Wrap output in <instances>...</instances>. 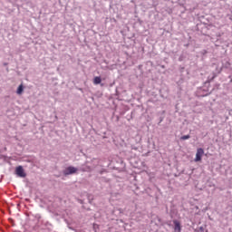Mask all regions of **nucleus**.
I'll return each instance as SVG.
<instances>
[{"mask_svg":"<svg viewBox=\"0 0 232 232\" xmlns=\"http://www.w3.org/2000/svg\"><path fill=\"white\" fill-rule=\"evenodd\" d=\"M202 157H204V149L199 148L197 150L196 158L194 161L200 162V160H202Z\"/></svg>","mask_w":232,"mask_h":232,"instance_id":"nucleus-1","label":"nucleus"},{"mask_svg":"<svg viewBox=\"0 0 232 232\" xmlns=\"http://www.w3.org/2000/svg\"><path fill=\"white\" fill-rule=\"evenodd\" d=\"M77 168L70 166L67 169H65V170L63 171V175H73L74 173H77Z\"/></svg>","mask_w":232,"mask_h":232,"instance_id":"nucleus-2","label":"nucleus"},{"mask_svg":"<svg viewBox=\"0 0 232 232\" xmlns=\"http://www.w3.org/2000/svg\"><path fill=\"white\" fill-rule=\"evenodd\" d=\"M15 173L16 175H18V177H22V178L26 177V173H24V169H23L22 166H19L16 168Z\"/></svg>","mask_w":232,"mask_h":232,"instance_id":"nucleus-3","label":"nucleus"},{"mask_svg":"<svg viewBox=\"0 0 232 232\" xmlns=\"http://www.w3.org/2000/svg\"><path fill=\"white\" fill-rule=\"evenodd\" d=\"M173 224H174V231L180 232L181 231L180 222L178 220H174Z\"/></svg>","mask_w":232,"mask_h":232,"instance_id":"nucleus-4","label":"nucleus"},{"mask_svg":"<svg viewBox=\"0 0 232 232\" xmlns=\"http://www.w3.org/2000/svg\"><path fill=\"white\" fill-rule=\"evenodd\" d=\"M102 82V79H101V76H96L93 79V84H101Z\"/></svg>","mask_w":232,"mask_h":232,"instance_id":"nucleus-5","label":"nucleus"},{"mask_svg":"<svg viewBox=\"0 0 232 232\" xmlns=\"http://www.w3.org/2000/svg\"><path fill=\"white\" fill-rule=\"evenodd\" d=\"M24 91V87L23 86V84H20L19 87L17 88L16 93L18 95H21Z\"/></svg>","mask_w":232,"mask_h":232,"instance_id":"nucleus-6","label":"nucleus"},{"mask_svg":"<svg viewBox=\"0 0 232 232\" xmlns=\"http://www.w3.org/2000/svg\"><path fill=\"white\" fill-rule=\"evenodd\" d=\"M191 138V136H189V135H184V136H182L181 138H180V140H188V139H190Z\"/></svg>","mask_w":232,"mask_h":232,"instance_id":"nucleus-7","label":"nucleus"}]
</instances>
